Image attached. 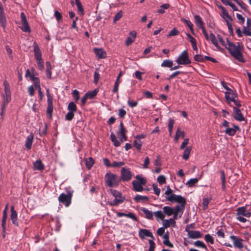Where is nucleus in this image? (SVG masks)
<instances>
[{
  "label": "nucleus",
  "instance_id": "obj_1",
  "mask_svg": "<svg viewBox=\"0 0 251 251\" xmlns=\"http://www.w3.org/2000/svg\"><path fill=\"white\" fill-rule=\"evenodd\" d=\"M228 47H226L230 54L235 59L242 63L245 62V59L242 54L243 46L240 42H237L236 46L234 43L226 39Z\"/></svg>",
  "mask_w": 251,
  "mask_h": 251
},
{
  "label": "nucleus",
  "instance_id": "obj_2",
  "mask_svg": "<svg viewBox=\"0 0 251 251\" xmlns=\"http://www.w3.org/2000/svg\"><path fill=\"white\" fill-rule=\"evenodd\" d=\"M4 87V94L3 95V102L1 108L0 115L2 117L5 115V110L7 104L10 102L11 100L10 86L6 80L3 81Z\"/></svg>",
  "mask_w": 251,
  "mask_h": 251
},
{
  "label": "nucleus",
  "instance_id": "obj_3",
  "mask_svg": "<svg viewBox=\"0 0 251 251\" xmlns=\"http://www.w3.org/2000/svg\"><path fill=\"white\" fill-rule=\"evenodd\" d=\"M105 185L109 187H117L121 182L120 178L116 174L107 173L104 177Z\"/></svg>",
  "mask_w": 251,
  "mask_h": 251
},
{
  "label": "nucleus",
  "instance_id": "obj_4",
  "mask_svg": "<svg viewBox=\"0 0 251 251\" xmlns=\"http://www.w3.org/2000/svg\"><path fill=\"white\" fill-rule=\"evenodd\" d=\"M73 193V191H69L67 194H61L58 197L59 202L64 204L66 207H68L71 203Z\"/></svg>",
  "mask_w": 251,
  "mask_h": 251
},
{
  "label": "nucleus",
  "instance_id": "obj_5",
  "mask_svg": "<svg viewBox=\"0 0 251 251\" xmlns=\"http://www.w3.org/2000/svg\"><path fill=\"white\" fill-rule=\"evenodd\" d=\"M166 201L172 202H176L180 203L179 206L182 207V208H185L186 204V199L181 195H172L170 197H166Z\"/></svg>",
  "mask_w": 251,
  "mask_h": 251
},
{
  "label": "nucleus",
  "instance_id": "obj_6",
  "mask_svg": "<svg viewBox=\"0 0 251 251\" xmlns=\"http://www.w3.org/2000/svg\"><path fill=\"white\" fill-rule=\"evenodd\" d=\"M176 62L178 65H188L191 63L187 50H183L179 55Z\"/></svg>",
  "mask_w": 251,
  "mask_h": 251
},
{
  "label": "nucleus",
  "instance_id": "obj_7",
  "mask_svg": "<svg viewBox=\"0 0 251 251\" xmlns=\"http://www.w3.org/2000/svg\"><path fill=\"white\" fill-rule=\"evenodd\" d=\"M132 175L129 169L123 167L121 170V180L123 181H128L132 178Z\"/></svg>",
  "mask_w": 251,
  "mask_h": 251
},
{
  "label": "nucleus",
  "instance_id": "obj_8",
  "mask_svg": "<svg viewBox=\"0 0 251 251\" xmlns=\"http://www.w3.org/2000/svg\"><path fill=\"white\" fill-rule=\"evenodd\" d=\"M126 130L125 128L123 122H121L119 126V129L117 131V134L120 138V140L122 142L127 140V137L126 135Z\"/></svg>",
  "mask_w": 251,
  "mask_h": 251
},
{
  "label": "nucleus",
  "instance_id": "obj_9",
  "mask_svg": "<svg viewBox=\"0 0 251 251\" xmlns=\"http://www.w3.org/2000/svg\"><path fill=\"white\" fill-rule=\"evenodd\" d=\"M21 18L22 23V26L20 27L24 32L30 33L31 29L26 20V16L24 12L21 13Z\"/></svg>",
  "mask_w": 251,
  "mask_h": 251
},
{
  "label": "nucleus",
  "instance_id": "obj_10",
  "mask_svg": "<svg viewBox=\"0 0 251 251\" xmlns=\"http://www.w3.org/2000/svg\"><path fill=\"white\" fill-rule=\"evenodd\" d=\"M194 59L196 61L200 62H203L205 60L210 61L213 63H217L218 61L215 58L210 57L209 56H204V57L201 54H196L194 56Z\"/></svg>",
  "mask_w": 251,
  "mask_h": 251
},
{
  "label": "nucleus",
  "instance_id": "obj_11",
  "mask_svg": "<svg viewBox=\"0 0 251 251\" xmlns=\"http://www.w3.org/2000/svg\"><path fill=\"white\" fill-rule=\"evenodd\" d=\"M233 110L234 113V118L235 120L240 122L245 121V118L239 108L236 107H233Z\"/></svg>",
  "mask_w": 251,
  "mask_h": 251
},
{
  "label": "nucleus",
  "instance_id": "obj_12",
  "mask_svg": "<svg viewBox=\"0 0 251 251\" xmlns=\"http://www.w3.org/2000/svg\"><path fill=\"white\" fill-rule=\"evenodd\" d=\"M11 215H10V219L12 221L13 224L15 226H18L19 223L18 222V217H17V213L16 211L14 209V206L12 205L11 207Z\"/></svg>",
  "mask_w": 251,
  "mask_h": 251
},
{
  "label": "nucleus",
  "instance_id": "obj_13",
  "mask_svg": "<svg viewBox=\"0 0 251 251\" xmlns=\"http://www.w3.org/2000/svg\"><path fill=\"white\" fill-rule=\"evenodd\" d=\"M33 51L36 60H40V59H43L42 57L41 51L36 42L33 43Z\"/></svg>",
  "mask_w": 251,
  "mask_h": 251
},
{
  "label": "nucleus",
  "instance_id": "obj_14",
  "mask_svg": "<svg viewBox=\"0 0 251 251\" xmlns=\"http://www.w3.org/2000/svg\"><path fill=\"white\" fill-rule=\"evenodd\" d=\"M230 237L232 240L233 245L236 248L241 249L243 247V245L242 243V239L234 235L231 236Z\"/></svg>",
  "mask_w": 251,
  "mask_h": 251
},
{
  "label": "nucleus",
  "instance_id": "obj_15",
  "mask_svg": "<svg viewBox=\"0 0 251 251\" xmlns=\"http://www.w3.org/2000/svg\"><path fill=\"white\" fill-rule=\"evenodd\" d=\"M7 210H8V204H7L5 207V208L3 211V216L1 222V226L3 229V232H5L6 231V223L7 218Z\"/></svg>",
  "mask_w": 251,
  "mask_h": 251
},
{
  "label": "nucleus",
  "instance_id": "obj_16",
  "mask_svg": "<svg viewBox=\"0 0 251 251\" xmlns=\"http://www.w3.org/2000/svg\"><path fill=\"white\" fill-rule=\"evenodd\" d=\"M117 216L118 217H121L123 216L126 217L130 218L134 221L137 222L138 221L136 216L132 212H128V213H125L123 212H117Z\"/></svg>",
  "mask_w": 251,
  "mask_h": 251
},
{
  "label": "nucleus",
  "instance_id": "obj_17",
  "mask_svg": "<svg viewBox=\"0 0 251 251\" xmlns=\"http://www.w3.org/2000/svg\"><path fill=\"white\" fill-rule=\"evenodd\" d=\"M139 236L141 239L144 238L145 237H151L153 239L154 237L151 232L146 229H141L139 231Z\"/></svg>",
  "mask_w": 251,
  "mask_h": 251
},
{
  "label": "nucleus",
  "instance_id": "obj_18",
  "mask_svg": "<svg viewBox=\"0 0 251 251\" xmlns=\"http://www.w3.org/2000/svg\"><path fill=\"white\" fill-rule=\"evenodd\" d=\"M136 35V32L135 31L130 32L129 36L127 38L125 42L126 45L127 46L130 45L134 41Z\"/></svg>",
  "mask_w": 251,
  "mask_h": 251
},
{
  "label": "nucleus",
  "instance_id": "obj_19",
  "mask_svg": "<svg viewBox=\"0 0 251 251\" xmlns=\"http://www.w3.org/2000/svg\"><path fill=\"white\" fill-rule=\"evenodd\" d=\"M94 51L99 59H103L106 57V52L102 49L94 48Z\"/></svg>",
  "mask_w": 251,
  "mask_h": 251
},
{
  "label": "nucleus",
  "instance_id": "obj_20",
  "mask_svg": "<svg viewBox=\"0 0 251 251\" xmlns=\"http://www.w3.org/2000/svg\"><path fill=\"white\" fill-rule=\"evenodd\" d=\"M34 135L32 133H30L26 138L25 143V146L27 150H30L32 145Z\"/></svg>",
  "mask_w": 251,
  "mask_h": 251
},
{
  "label": "nucleus",
  "instance_id": "obj_21",
  "mask_svg": "<svg viewBox=\"0 0 251 251\" xmlns=\"http://www.w3.org/2000/svg\"><path fill=\"white\" fill-rule=\"evenodd\" d=\"M226 91L225 92V99L226 100L229 99L230 97V94H232V97L234 96V97H238V94L234 91L233 90L229 88L227 86L225 88Z\"/></svg>",
  "mask_w": 251,
  "mask_h": 251
},
{
  "label": "nucleus",
  "instance_id": "obj_22",
  "mask_svg": "<svg viewBox=\"0 0 251 251\" xmlns=\"http://www.w3.org/2000/svg\"><path fill=\"white\" fill-rule=\"evenodd\" d=\"M226 91L225 92V99L226 100L229 99L230 97V94H232V97L234 96V97H238V94L234 91L233 90L229 88L227 86L225 88Z\"/></svg>",
  "mask_w": 251,
  "mask_h": 251
},
{
  "label": "nucleus",
  "instance_id": "obj_23",
  "mask_svg": "<svg viewBox=\"0 0 251 251\" xmlns=\"http://www.w3.org/2000/svg\"><path fill=\"white\" fill-rule=\"evenodd\" d=\"M226 91L225 92V99L226 100L229 99L230 97V94H232V97L234 96V97H238V94L234 91L233 90L229 88L227 86L225 88Z\"/></svg>",
  "mask_w": 251,
  "mask_h": 251
},
{
  "label": "nucleus",
  "instance_id": "obj_24",
  "mask_svg": "<svg viewBox=\"0 0 251 251\" xmlns=\"http://www.w3.org/2000/svg\"><path fill=\"white\" fill-rule=\"evenodd\" d=\"M47 102L48 106L47 109V113L49 118L51 119L52 118V114L53 110V100H49L47 101Z\"/></svg>",
  "mask_w": 251,
  "mask_h": 251
},
{
  "label": "nucleus",
  "instance_id": "obj_25",
  "mask_svg": "<svg viewBox=\"0 0 251 251\" xmlns=\"http://www.w3.org/2000/svg\"><path fill=\"white\" fill-rule=\"evenodd\" d=\"M188 235L190 238L193 239L201 238L202 235L201 232L198 230H191L190 231H188Z\"/></svg>",
  "mask_w": 251,
  "mask_h": 251
},
{
  "label": "nucleus",
  "instance_id": "obj_26",
  "mask_svg": "<svg viewBox=\"0 0 251 251\" xmlns=\"http://www.w3.org/2000/svg\"><path fill=\"white\" fill-rule=\"evenodd\" d=\"M132 184L133 185V190L136 192H142L144 190L143 185L136 180L132 181Z\"/></svg>",
  "mask_w": 251,
  "mask_h": 251
},
{
  "label": "nucleus",
  "instance_id": "obj_27",
  "mask_svg": "<svg viewBox=\"0 0 251 251\" xmlns=\"http://www.w3.org/2000/svg\"><path fill=\"white\" fill-rule=\"evenodd\" d=\"M0 24L3 29H4L6 28L7 25V20L4 12L0 13Z\"/></svg>",
  "mask_w": 251,
  "mask_h": 251
},
{
  "label": "nucleus",
  "instance_id": "obj_28",
  "mask_svg": "<svg viewBox=\"0 0 251 251\" xmlns=\"http://www.w3.org/2000/svg\"><path fill=\"white\" fill-rule=\"evenodd\" d=\"M141 210L145 214V218L149 220H152L153 213L145 207H141Z\"/></svg>",
  "mask_w": 251,
  "mask_h": 251
},
{
  "label": "nucleus",
  "instance_id": "obj_29",
  "mask_svg": "<svg viewBox=\"0 0 251 251\" xmlns=\"http://www.w3.org/2000/svg\"><path fill=\"white\" fill-rule=\"evenodd\" d=\"M195 23L197 26L201 28V27H203L204 26V23L202 21L201 18L200 16L197 15L194 16Z\"/></svg>",
  "mask_w": 251,
  "mask_h": 251
},
{
  "label": "nucleus",
  "instance_id": "obj_30",
  "mask_svg": "<svg viewBox=\"0 0 251 251\" xmlns=\"http://www.w3.org/2000/svg\"><path fill=\"white\" fill-rule=\"evenodd\" d=\"M186 36L189 39V41L191 42L193 49L195 50H198V47L197 46V41L196 39L192 37L189 33H186Z\"/></svg>",
  "mask_w": 251,
  "mask_h": 251
},
{
  "label": "nucleus",
  "instance_id": "obj_31",
  "mask_svg": "<svg viewBox=\"0 0 251 251\" xmlns=\"http://www.w3.org/2000/svg\"><path fill=\"white\" fill-rule=\"evenodd\" d=\"M34 168L36 170L42 171L45 167L41 160H37L34 163Z\"/></svg>",
  "mask_w": 251,
  "mask_h": 251
},
{
  "label": "nucleus",
  "instance_id": "obj_32",
  "mask_svg": "<svg viewBox=\"0 0 251 251\" xmlns=\"http://www.w3.org/2000/svg\"><path fill=\"white\" fill-rule=\"evenodd\" d=\"M238 97H234L233 96L231 97L229 99L226 100L227 102L229 104L231 102H233L238 107H241L242 106L241 101L238 99H236Z\"/></svg>",
  "mask_w": 251,
  "mask_h": 251
},
{
  "label": "nucleus",
  "instance_id": "obj_33",
  "mask_svg": "<svg viewBox=\"0 0 251 251\" xmlns=\"http://www.w3.org/2000/svg\"><path fill=\"white\" fill-rule=\"evenodd\" d=\"M111 194L114 197L115 199H123L122 197V194L121 192L113 189H110L109 190Z\"/></svg>",
  "mask_w": 251,
  "mask_h": 251
},
{
  "label": "nucleus",
  "instance_id": "obj_34",
  "mask_svg": "<svg viewBox=\"0 0 251 251\" xmlns=\"http://www.w3.org/2000/svg\"><path fill=\"white\" fill-rule=\"evenodd\" d=\"M133 199L136 202H139L142 201H148L149 200L148 197L141 196L139 195H136L134 197Z\"/></svg>",
  "mask_w": 251,
  "mask_h": 251
},
{
  "label": "nucleus",
  "instance_id": "obj_35",
  "mask_svg": "<svg viewBox=\"0 0 251 251\" xmlns=\"http://www.w3.org/2000/svg\"><path fill=\"white\" fill-rule=\"evenodd\" d=\"M163 243L166 246L172 248L173 247V244L169 241V236L168 233H166L163 235Z\"/></svg>",
  "mask_w": 251,
  "mask_h": 251
},
{
  "label": "nucleus",
  "instance_id": "obj_36",
  "mask_svg": "<svg viewBox=\"0 0 251 251\" xmlns=\"http://www.w3.org/2000/svg\"><path fill=\"white\" fill-rule=\"evenodd\" d=\"M94 163H95L94 160L91 157H90L86 159V160H85V165L86 166V168L88 170L91 169V168L93 166Z\"/></svg>",
  "mask_w": 251,
  "mask_h": 251
},
{
  "label": "nucleus",
  "instance_id": "obj_37",
  "mask_svg": "<svg viewBox=\"0 0 251 251\" xmlns=\"http://www.w3.org/2000/svg\"><path fill=\"white\" fill-rule=\"evenodd\" d=\"M110 139L113 142L115 147H119L121 145L120 142L118 141L117 138L113 132H111L110 134Z\"/></svg>",
  "mask_w": 251,
  "mask_h": 251
},
{
  "label": "nucleus",
  "instance_id": "obj_38",
  "mask_svg": "<svg viewBox=\"0 0 251 251\" xmlns=\"http://www.w3.org/2000/svg\"><path fill=\"white\" fill-rule=\"evenodd\" d=\"M191 150H192L191 146L187 147L185 149V150H184V151L183 152V154L182 155V158L183 159H185L186 160L189 158Z\"/></svg>",
  "mask_w": 251,
  "mask_h": 251
},
{
  "label": "nucleus",
  "instance_id": "obj_39",
  "mask_svg": "<svg viewBox=\"0 0 251 251\" xmlns=\"http://www.w3.org/2000/svg\"><path fill=\"white\" fill-rule=\"evenodd\" d=\"M163 209L164 213L167 216H171L174 213V208L168 206H164Z\"/></svg>",
  "mask_w": 251,
  "mask_h": 251
},
{
  "label": "nucleus",
  "instance_id": "obj_40",
  "mask_svg": "<svg viewBox=\"0 0 251 251\" xmlns=\"http://www.w3.org/2000/svg\"><path fill=\"white\" fill-rule=\"evenodd\" d=\"M184 209H185V208H182V207L179 206V205H177L175 206V208L174 209V213L178 214V213H180V214H179L178 217L181 218Z\"/></svg>",
  "mask_w": 251,
  "mask_h": 251
},
{
  "label": "nucleus",
  "instance_id": "obj_41",
  "mask_svg": "<svg viewBox=\"0 0 251 251\" xmlns=\"http://www.w3.org/2000/svg\"><path fill=\"white\" fill-rule=\"evenodd\" d=\"M173 66V62L172 60L166 59L164 60L161 64V66L163 67H168L172 68Z\"/></svg>",
  "mask_w": 251,
  "mask_h": 251
},
{
  "label": "nucleus",
  "instance_id": "obj_42",
  "mask_svg": "<svg viewBox=\"0 0 251 251\" xmlns=\"http://www.w3.org/2000/svg\"><path fill=\"white\" fill-rule=\"evenodd\" d=\"M98 91L99 90L97 88L92 91L87 92L86 93H85V94L86 95L88 98L93 99L97 95Z\"/></svg>",
  "mask_w": 251,
  "mask_h": 251
},
{
  "label": "nucleus",
  "instance_id": "obj_43",
  "mask_svg": "<svg viewBox=\"0 0 251 251\" xmlns=\"http://www.w3.org/2000/svg\"><path fill=\"white\" fill-rule=\"evenodd\" d=\"M181 21H182L184 23H185L186 25H188V26L189 27L190 30L192 34H194V28L193 27V24L189 20H187L184 18L181 19Z\"/></svg>",
  "mask_w": 251,
  "mask_h": 251
},
{
  "label": "nucleus",
  "instance_id": "obj_44",
  "mask_svg": "<svg viewBox=\"0 0 251 251\" xmlns=\"http://www.w3.org/2000/svg\"><path fill=\"white\" fill-rule=\"evenodd\" d=\"M125 200V197L123 199H114L112 202H108L111 206H117L119 203H122Z\"/></svg>",
  "mask_w": 251,
  "mask_h": 251
},
{
  "label": "nucleus",
  "instance_id": "obj_45",
  "mask_svg": "<svg viewBox=\"0 0 251 251\" xmlns=\"http://www.w3.org/2000/svg\"><path fill=\"white\" fill-rule=\"evenodd\" d=\"M68 109L69 111L76 112L77 110L76 104L73 101L70 102L68 104Z\"/></svg>",
  "mask_w": 251,
  "mask_h": 251
},
{
  "label": "nucleus",
  "instance_id": "obj_46",
  "mask_svg": "<svg viewBox=\"0 0 251 251\" xmlns=\"http://www.w3.org/2000/svg\"><path fill=\"white\" fill-rule=\"evenodd\" d=\"M170 4L169 3H165L160 6V8L158 9L157 13L159 14H163L165 13L164 9H167L169 8Z\"/></svg>",
  "mask_w": 251,
  "mask_h": 251
},
{
  "label": "nucleus",
  "instance_id": "obj_47",
  "mask_svg": "<svg viewBox=\"0 0 251 251\" xmlns=\"http://www.w3.org/2000/svg\"><path fill=\"white\" fill-rule=\"evenodd\" d=\"M221 177L222 182V188L223 190H225L226 189V177L225 172L223 170L221 171Z\"/></svg>",
  "mask_w": 251,
  "mask_h": 251
},
{
  "label": "nucleus",
  "instance_id": "obj_48",
  "mask_svg": "<svg viewBox=\"0 0 251 251\" xmlns=\"http://www.w3.org/2000/svg\"><path fill=\"white\" fill-rule=\"evenodd\" d=\"M153 214L156 218L160 219L161 220H163L165 217L164 213L161 210L155 211Z\"/></svg>",
  "mask_w": 251,
  "mask_h": 251
},
{
  "label": "nucleus",
  "instance_id": "obj_49",
  "mask_svg": "<svg viewBox=\"0 0 251 251\" xmlns=\"http://www.w3.org/2000/svg\"><path fill=\"white\" fill-rule=\"evenodd\" d=\"M181 136L182 138H183L185 136L184 131H180V128H178L176 134V136L175 138V140L176 141L178 140L179 137Z\"/></svg>",
  "mask_w": 251,
  "mask_h": 251
},
{
  "label": "nucleus",
  "instance_id": "obj_50",
  "mask_svg": "<svg viewBox=\"0 0 251 251\" xmlns=\"http://www.w3.org/2000/svg\"><path fill=\"white\" fill-rule=\"evenodd\" d=\"M221 17L224 19H225V20H227L226 19V18L228 19L229 20H230V21H232L233 19L232 18H231V17L228 14V12L227 11V10H226V9H225V10H224L223 11H222V14L221 15Z\"/></svg>",
  "mask_w": 251,
  "mask_h": 251
},
{
  "label": "nucleus",
  "instance_id": "obj_51",
  "mask_svg": "<svg viewBox=\"0 0 251 251\" xmlns=\"http://www.w3.org/2000/svg\"><path fill=\"white\" fill-rule=\"evenodd\" d=\"M225 133L229 136H234L235 135V130L233 128L228 127L225 130Z\"/></svg>",
  "mask_w": 251,
  "mask_h": 251
},
{
  "label": "nucleus",
  "instance_id": "obj_52",
  "mask_svg": "<svg viewBox=\"0 0 251 251\" xmlns=\"http://www.w3.org/2000/svg\"><path fill=\"white\" fill-rule=\"evenodd\" d=\"M181 74H184L185 73L183 72L177 71L174 72V73H173L172 75H171L168 77H167L166 78V79L168 80H171V79H173L177 75Z\"/></svg>",
  "mask_w": 251,
  "mask_h": 251
},
{
  "label": "nucleus",
  "instance_id": "obj_53",
  "mask_svg": "<svg viewBox=\"0 0 251 251\" xmlns=\"http://www.w3.org/2000/svg\"><path fill=\"white\" fill-rule=\"evenodd\" d=\"M179 33V31L176 27H174L167 35V37L168 38L171 37L172 36H176L178 35Z\"/></svg>",
  "mask_w": 251,
  "mask_h": 251
},
{
  "label": "nucleus",
  "instance_id": "obj_54",
  "mask_svg": "<svg viewBox=\"0 0 251 251\" xmlns=\"http://www.w3.org/2000/svg\"><path fill=\"white\" fill-rule=\"evenodd\" d=\"M31 80L34 82V86H38L40 85V81L39 77H35V76H31V78H30Z\"/></svg>",
  "mask_w": 251,
  "mask_h": 251
},
{
  "label": "nucleus",
  "instance_id": "obj_55",
  "mask_svg": "<svg viewBox=\"0 0 251 251\" xmlns=\"http://www.w3.org/2000/svg\"><path fill=\"white\" fill-rule=\"evenodd\" d=\"M198 180L197 178H191L187 181L186 184L189 187H192L198 182Z\"/></svg>",
  "mask_w": 251,
  "mask_h": 251
},
{
  "label": "nucleus",
  "instance_id": "obj_56",
  "mask_svg": "<svg viewBox=\"0 0 251 251\" xmlns=\"http://www.w3.org/2000/svg\"><path fill=\"white\" fill-rule=\"evenodd\" d=\"M246 207H245V206L239 207L236 210L237 214L238 215H241L244 216L245 214V213L246 212Z\"/></svg>",
  "mask_w": 251,
  "mask_h": 251
},
{
  "label": "nucleus",
  "instance_id": "obj_57",
  "mask_svg": "<svg viewBox=\"0 0 251 251\" xmlns=\"http://www.w3.org/2000/svg\"><path fill=\"white\" fill-rule=\"evenodd\" d=\"M174 124V120L172 119H170L168 123V130L170 135L172 133Z\"/></svg>",
  "mask_w": 251,
  "mask_h": 251
},
{
  "label": "nucleus",
  "instance_id": "obj_58",
  "mask_svg": "<svg viewBox=\"0 0 251 251\" xmlns=\"http://www.w3.org/2000/svg\"><path fill=\"white\" fill-rule=\"evenodd\" d=\"M135 178L138 180V182L142 185H145L146 184L147 180L146 178L141 177L139 175H137Z\"/></svg>",
  "mask_w": 251,
  "mask_h": 251
},
{
  "label": "nucleus",
  "instance_id": "obj_59",
  "mask_svg": "<svg viewBox=\"0 0 251 251\" xmlns=\"http://www.w3.org/2000/svg\"><path fill=\"white\" fill-rule=\"evenodd\" d=\"M204 239L207 243H209L211 244H213L214 243V238L209 234L205 235Z\"/></svg>",
  "mask_w": 251,
  "mask_h": 251
},
{
  "label": "nucleus",
  "instance_id": "obj_60",
  "mask_svg": "<svg viewBox=\"0 0 251 251\" xmlns=\"http://www.w3.org/2000/svg\"><path fill=\"white\" fill-rule=\"evenodd\" d=\"M74 115V112L69 111L65 116V120L70 121L73 119Z\"/></svg>",
  "mask_w": 251,
  "mask_h": 251
},
{
  "label": "nucleus",
  "instance_id": "obj_61",
  "mask_svg": "<svg viewBox=\"0 0 251 251\" xmlns=\"http://www.w3.org/2000/svg\"><path fill=\"white\" fill-rule=\"evenodd\" d=\"M133 146L137 149V150L140 151L141 149L142 143L140 141H137V140H135L133 142Z\"/></svg>",
  "mask_w": 251,
  "mask_h": 251
},
{
  "label": "nucleus",
  "instance_id": "obj_62",
  "mask_svg": "<svg viewBox=\"0 0 251 251\" xmlns=\"http://www.w3.org/2000/svg\"><path fill=\"white\" fill-rule=\"evenodd\" d=\"M195 245L198 247L202 248L206 250H207L206 246L204 244V243L201 241H197L195 242Z\"/></svg>",
  "mask_w": 251,
  "mask_h": 251
},
{
  "label": "nucleus",
  "instance_id": "obj_63",
  "mask_svg": "<svg viewBox=\"0 0 251 251\" xmlns=\"http://www.w3.org/2000/svg\"><path fill=\"white\" fill-rule=\"evenodd\" d=\"M157 181L160 184L166 183V177L163 175L159 176L157 178Z\"/></svg>",
  "mask_w": 251,
  "mask_h": 251
},
{
  "label": "nucleus",
  "instance_id": "obj_64",
  "mask_svg": "<svg viewBox=\"0 0 251 251\" xmlns=\"http://www.w3.org/2000/svg\"><path fill=\"white\" fill-rule=\"evenodd\" d=\"M243 33L246 36H251V25L249 28L244 26L243 28Z\"/></svg>",
  "mask_w": 251,
  "mask_h": 251
}]
</instances>
